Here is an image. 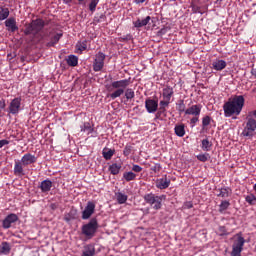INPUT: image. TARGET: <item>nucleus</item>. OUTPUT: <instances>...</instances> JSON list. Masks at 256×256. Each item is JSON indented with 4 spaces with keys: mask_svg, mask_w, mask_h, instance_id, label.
Listing matches in <instances>:
<instances>
[{
    "mask_svg": "<svg viewBox=\"0 0 256 256\" xmlns=\"http://www.w3.org/2000/svg\"><path fill=\"white\" fill-rule=\"evenodd\" d=\"M76 49H78V51H80L81 53H83V51H86L87 50V41L78 42L76 44Z\"/></svg>",
    "mask_w": 256,
    "mask_h": 256,
    "instance_id": "37",
    "label": "nucleus"
},
{
    "mask_svg": "<svg viewBox=\"0 0 256 256\" xmlns=\"http://www.w3.org/2000/svg\"><path fill=\"white\" fill-rule=\"evenodd\" d=\"M9 8L0 6V21H5L9 17Z\"/></svg>",
    "mask_w": 256,
    "mask_h": 256,
    "instance_id": "29",
    "label": "nucleus"
},
{
    "mask_svg": "<svg viewBox=\"0 0 256 256\" xmlns=\"http://www.w3.org/2000/svg\"><path fill=\"white\" fill-rule=\"evenodd\" d=\"M227 67V62L225 60H215L212 62V69L215 71H223Z\"/></svg>",
    "mask_w": 256,
    "mask_h": 256,
    "instance_id": "19",
    "label": "nucleus"
},
{
    "mask_svg": "<svg viewBox=\"0 0 256 256\" xmlns=\"http://www.w3.org/2000/svg\"><path fill=\"white\" fill-rule=\"evenodd\" d=\"M217 192H218L217 197H222V199H227V197H231L233 193L231 188L229 187L219 188Z\"/></svg>",
    "mask_w": 256,
    "mask_h": 256,
    "instance_id": "18",
    "label": "nucleus"
},
{
    "mask_svg": "<svg viewBox=\"0 0 256 256\" xmlns=\"http://www.w3.org/2000/svg\"><path fill=\"white\" fill-rule=\"evenodd\" d=\"M151 171H154V173H159V171H161V164H155L152 166Z\"/></svg>",
    "mask_w": 256,
    "mask_h": 256,
    "instance_id": "46",
    "label": "nucleus"
},
{
    "mask_svg": "<svg viewBox=\"0 0 256 256\" xmlns=\"http://www.w3.org/2000/svg\"><path fill=\"white\" fill-rule=\"evenodd\" d=\"M101 19H105V14H100L99 17H95L94 21H96V23H100Z\"/></svg>",
    "mask_w": 256,
    "mask_h": 256,
    "instance_id": "50",
    "label": "nucleus"
},
{
    "mask_svg": "<svg viewBox=\"0 0 256 256\" xmlns=\"http://www.w3.org/2000/svg\"><path fill=\"white\" fill-rule=\"evenodd\" d=\"M63 37V34H56L54 35L51 40L47 43V47H55L57 43H59V39Z\"/></svg>",
    "mask_w": 256,
    "mask_h": 256,
    "instance_id": "28",
    "label": "nucleus"
},
{
    "mask_svg": "<svg viewBox=\"0 0 256 256\" xmlns=\"http://www.w3.org/2000/svg\"><path fill=\"white\" fill-rule=\"evenodd\" d=\"M9 113L11 115H17L21 111V98H14L8 107Z\"/></svg>",
    "mask_w": 256,
    "mask_h": 256,
    "instance_id": "10",
    "label": "nucleus"
},
{
    "mask_svg": "<svg viewBox=\"0 0 256 256\" xmlns=\"http://www.w3.org/2000/svg\"><path fill=\"white\" fill-rule=\"evenodd\" d=\"M66 63L69 65V67H77V65H79V57L75 55H69L66 59Z\"/></svg>",
    "mask_w": 256,
    "mask_h": 256,
    "instance_id": "22",
    "label": "nucleus"
},
{
    "mask_svg": "<svg viewBox=\"0 0 256 256\" xmlns=\"http://www.w3.org/2000/svg\"><path fill=\"white\" fill-rule=\"evenodd\" d=\"M123 179H125V181H127V182L135 181V179H137V174L133 173L132 171L124 172Z\"/></svg>",
    "mask_w": 256,
    "mask_h": 256,
    "instance_id": "31",
    "label": "nucleus"
},
{
    "mask_svg": "<svg viewBox=\"0 0 256 256\" xmlns=\"http://www.w3.org/2000/svg\"><path fill=\"white\" fill-rule=\"evenodd\" d=\"M173 88L170 86H167L163 89L162 97L163 99H167L168 101H171V97H173Z\"/></svg>",
    "mask_w": 256,
    "mask_h": 256,
    "instance_id": "24",
    "label": "nucleus"
},
{
    "mask_svg": "<svg viewBox=\"0 0 256 256\" xmlns=\"http://www.w3.org/2000/svg\"><path fill=\"white\" fill-rule=\"evenodd\" d=\"M72 217H71V214H65L64 216V220L69 223V221H71Z\"/></svg>",
    "mask_w": 256,
    "mask_h": 256,
    "instance_id": "52",
    "label": "nucleus"
},
{
    "mask_svg": "<svg viewBox=\"0 0 256 256\" xmlns=\"http://www.w3.org/2000/svg\"><path fill=\"white\" fill-rule=\"evenodd\" d=\"M95 213V204L91 201L87 202V205L82 212V219L87 220L91 218V215Z\"/></svg>",
    "mask_w": 256,
    "mask_h": 256,
    "instance_id": "14",
    "label": "nucleus"
},
{
    "mask_svg": "<svg viewBox=\"0 0 256 256\" xmlns=\"http://www.w3.org/2000/svg\"><path fill=\"white\" fill-rule=\"evenodd\" d=\"M143 199L146 203H148V205H151L153 209H155L156 211H159V209H161L162 207L161 202L165 201L167 199V196L166 195L156 196L153 193H149L144 195Z\"/></svg>",
    "mask_w": 256,
    "mask_h": 256,
    "instance_id": "5",
    "label": "nucleus"
},
{
    "mask_svg": "<svg viewBox=\"0 0 256 256\" xmlns=\"http://www.w3.org/2000/svg\"><path fill=\"white\" fill-rule=\"evenodd\" d=\"M129 79H124V80H118L114 81L110 85V91H113L110 94V99H117V97H121L123 93H125V89L129 87Z\"/></svg>",
    "mask_w": 256,
    "mask_h": 256,
    "instance_id": "3",
    "label": "nucleus"
},
{
    "mask_svg": "<svg viewBox=\"0 0 256 256\" xmlns=\"http://www.w3.org/2000/svg\"><path fill=\"white\" fill-rule=\"evenodd\" d=\"M211 147H213V142L209 141V138L202 140L201 149L204 151H211Z\"/></svg>",
    "mask_w": 256,
    "mask_h": 256,
    "instance_id": "30",
    "label": "nucleus"
},
{
    "mask_svg": "<svg viewBox=\"0 0 256 256\" xmlns=\"http://www.w3.org/2000/svg\"><path fill=\"white\" fill-rule=\"evenodd\" d=\"M171 185V179L167 178V175H164L162 178L156 180L157 189H168Z\"/></svg>",
    "mask_w": 256,
    "mask_h": 256,
    "instance_id": "15",
    "label": "nucleus"
},
{
    "mask_svg": "<svg viewBox=\"0 0 256 256\" xmlns=\"http://www.w3.org/2000/svg\"><path fill=\"white\" fill-rule=\"evenodd\" d=\"M5 145H9V140H0V149H3V147H5Z\"/></svg>",
    "mask_w": 256,
    "mask_h": 256,
    "instance_id": "49",
    "label": "nucleus"
},
{
    "mask_svg": "<svg viewBox=\"0 0 256 256\" xmlns=\"http://www.w3.org/2000/svg\"><path fill=\"white\" fill-rule=\"evenodd\" d=\"M80 129L83 133L87 131L88 135L93 132V127L89 122H85L82 126H80Z\"/></svg>",
    "mask_w": 256,
    "mask_h": 256,
    "instance_id": "33",
    "label": "nucleus"
},
{
    "mask_svg": "<svg viewBox=\"0 0 256 256\" xmlns=\"http://www.w3.org/2000/svg\"><path fill=\"white\" fill-rule=\"evenodd\" d=\"M123 155H125V157H129V155H131V146L129 145L125 146L123 150Z\"/></svg>",
    "mask_w": 256,
    "mask_h": 256,
    "instance_id": "44",
    "label": "nucleus"
},
{
    "mask_svg": "<svg viewBox=\"0 0 256 256\" xmlns=\"http://www.w3.org/2000/svg\"><path fill=\"white\" fill-rule=\"evenodd\" d=\"M251 75H253V77H255V79H256V68L251 70Z\"/></svg>",
    "mask_w": 256,
    "mask_h": 256,
    "instance_id": "56",
    "label": "nucleus"
},
{
    "mask_svg": "<svg viewBox=\"0 0 256 256\" xmlns=\"http://www.w3.org/2000/svg\"><path fill=\"white\" fill-rule=\"evenodd\" d=\"M39 187L42 193H49L53 188V182L49 179L43 180Z\"/></svg>",
    "mask_w": 256,
    "mask_h": 256,
    "instance_id": "17",
    "label": "nucleus"
},
{
    "mask_svg": "<svg viewBox=\"0 0 256 256\" xmlns=\"http://www.w3.org/2000/svg\"><path fill=\"white\" fill-rule=\"evenodd\" d=\"M255 130H256V120L253 118H249L242 132V135L244 137H253V133H255Z\"/></svg>",
    "mask_w": 256,
    "mask_h": 256,
    "instance_id": "9",
    "label": "nucleus"
},
{
    "mask_svg": "<svg viewBox=\"0 0 256 256\" xmlns=\"http://www.w3.org/2000/svg\"><path fill=\"white\" fill-rule=\"evenodd\" d=\"M4 25L9 33H15V31H19V26H17V20L13 17L6 19Z\"/></svg>",
    "mask_w": 256,
    "mask_h": 256,
    "instance_id": "12",
    "label": "nucleus"
},
{
    "mask_svg": "<svg viewBox=\"0 0 256 256\" xmlns=\"http://www.w3.org/2000/svg\"><path fill=\"white\" fill-rule=\"evenodd\" d=\"M177 105V109L179 111V113H185V101L184 100H179Z\"/></svg>",
    "mask_w": 256,
    "mask_h": 256,
    "instance_id": "40",
    "label": "nucleus"
},
{
    "mask_svg": "<svg viewBox=\"0 0 256 256\" xmlns=\"http://www.w3.org/2000/svg\"><path fill=\"white\" fill-rule=\"evenodd\" d=\"M11 252V245L8 242H2L0 246V253L3 255H9Z\"/></svg>",
    "mask_w": 256,
    "mask_h": 256,
    "instance_id": "27",
    "label": "nucleus"
},
{
    "mask_svg": "<svg viewBox=\"0 0 256 256\" xmlns=\"http://www.w3.org/2000/svg\"><path fill=\"white\" fill-rule=\"evenodd\" d=\"M115 196H116L117 203H119V205H123L127 203L128 196L123 192H117Z\"/></svg>",
    "mask_w": 256,
    "mask_h": 256,
    "instance_id": "26",
    "label": "nucleus"
},
{
    "mask_svg": "<svg viewBox=\"0 0 256 256\" xmlns=\"http://www.w3.org/2000/svg\"><path fill=\"white\" fill-rule=\"evenodd\" d=\"M82 256H95V246L93 244L84 246Z\"/></svg>",
    "mask_w": 256,
    "mask_h": 256,
    "instance_id": "20",
    "label": "nucleus"
},
{
    "mask_svg": "<svg viewBox=\"0 0 256 256\" xmlns=\"http://www.w3.org/2000/svg\"><path fill=\"white\" fill-rule=\"evenodd\" d=\"M6 104H5V99L0 100V109H5Z\"/></svg>",
    "mask_w": 256,
    "mask_h": 256,
    "instance_id": "53",
    "label": "nucleus"
},
{
    "mask_svg": "<svg viewBox=\"0 0 256 256\" xmlns=\"http://www.w3.org/2000/svg\"><path fill=\"white\" fill-rule=\"evenodd\" d=\"M218 233L221 237H223V235H228L227 228H225V226H220L218 228Z\"/></svg>",
    "mask_w": 256,
    "mask_h": 256,
    "instance_id": "43",
    "label": "nucleus"
},
{
    "mask_svg": "<svg viewBox=\"0 0 256 256\" xmlns=\"http://www.w3.org/2000/svg\"><path fill=\"white\" fill-rule=\"evenodd\" d=\"M105 67V53L98 52L93 63V70L99 72Z\"/></svg>",
    "mask_w": 256,
    "mask_h": 256,
    "instance_id": "8",
    "label": "nucleus"
},
{
    "mask_svg": "<svg viewBox=\"0 0 256 256\" xmlns=\"http://www.w3.org/2000/svg\"><path fill=\"white\" fill-rule=\"evenodd\" d=\"M197 159L198 161H201L202 163H205L207 161H209V154H199L197 155Z\"/></svg>",
    "mask_w": 256,
    "mask_h": 256,
    "instance_id": "42",
    "label": "nucleus"
},
{
    "mask_svg": "<svg viewBox=\"0 0 256 256\" xmlns=\"http://www.w3.org/2000/svg\"><path fill=\"white\" fill-rule=\"evenodd\" d=\"M121 163H113L109 166L108 170L110 171L111 175H119L121 169H122Z\"/></svg>",
    "mask_w": 256,
    "mask_h": 256,
    "instance_id": "21",
    "label": "nucleus"
},
{
    "mask_svg": "<svg viewBox=\"0 0 256 256\" xmlns=\"http://www.w3.org/2000/svg\"><path fill=\"white\" fill-rule=\"evenodd\" d=\"M37 163V158L31 153H26L22 156L21 161H16L14 164V175L17 177H23L25 175V170L23 167L33 165Z\"/></svg>",
    "mask_w": 256,
    "mask_h": 256,
    "instance_id": "2",
    "label": "nucleus"
},
{
    "mask_svg": "<svg viewBox=\"0 0 256 256\" xmlns=\"http://www.w3.org/2000/svg\"><path fill=\"white\" fill-rule=\"evenodd\" d=\"M169 103H171V100L163 98V100L160 101V111H165L166 107H169Z\"/></svg>",
    "mask_w": 256,
    "mask_h": 256,
    "instance_id": "38",
    "label": "nucleus"
},
{
    "mask_svg": "<svg viewBox=\"0 0 256 256\" xmlns=\"http://www.w3.org/2000/svg\"><path fill=\"white\" fill-rule=\"evenodd\" d=\"M202 106L200 104L192 105L185 111V115H192V117H199L201 115Z\"/></svg>",
    "mask_w": 256,
    "mask_h": 256,
    "instance_id": "16",
    "label": "nucleus"
},
{
    "mask_svg": "<svg viewBox=\"0 0 256 256\" xmlns=\"http://www.w3.org/2000/svg\"><path fill=\"white\" fill-rule=\"evenodd\" d=\"M65 5H71L73 3V0H62Z\"/></svg>",
    "mask_w": 256,
    "mask_h": 256,
    "instance_id": "55",
    "label": "nucleus"
},
{
    "mask_svg": "<svg viewBox=\"0 0 256 256\" xmlns=\"http://www.w3.org/2000/svg\"><path fill=\"white\" fill-rule=\"evenodd\" d=\"M149 21H151V16H147L145 19L141 20L138 19L134 22V27H136L137 29L141 28V27H145L146 25L149 24Z\"/></svg>",
    "mask_w": 256,
    "mask_h": 256,
    "instance_id": "23",
    "label": "nucleus"
},
{
    "mask_svg": "<svg viewBox=\"0 0 256 256\" xmlns=\"http://www.w3.org/2000/svg\"><path fill=\"white\" fill-rule=\"evenodd\" d=\"M43 27H45V21L43 19H36L32 20L31 23H29L25 30H24V35H39L41 31H43Z\"/></svg>",
    "mask_w": 256,
    "mask_h": 256,
    "instance_id": "4",
    "label": "nucleus"
},
{
    "mask_svg": "<svg viewBox=\"0 0 256 256\" xmlns=\"http://www.w3.org/2000/svg\"><path fill=\"white\" fill-rule=\"evenodd\" d=\"M231 203L228 200H223L219 205V213H223L229 209Z\"/></svg>",
    "mask_w": 256,
    "mask_h": 256,
    "instance_id": "32",
    "label": "nucleus"
},
{
    "mask_svg": "<svg viewBox=\"0 0 256 256\" xmlns=\"http://www.w3.org/2000/svg\"><path fill=\"white\" fill-rule=\"evenodd\" d=\"M199 121V116H193L190 120L192 127H195V123Z\"/></svg>",
    "mask_w": 256,
    "mask_h": 256,
    "instance_id": "47",
    "label": "nucleus"
},
{
    "mask_svg": "<svg viewBox=\"0 0 256 256\" xmlns=\"http://www.w3.org/2000/svg\"><path fill=\"white\" fill-rule=\"evenodd\" d=\"M234 237H236V239L232 244L231 256H241V253L243 252V247L245 245V238L241 233H237Z\"/></svg>",
    "mask_w": 256,
    "mask_h": 256,
    "instance_id": "7",
    "label": "nucleus"
},
{
    "mask_svg": "<svg viewBox=\"0 0 256 256\" xmlns=\"http://www.w3.org/2000/svg\"><path fill=\"white\" fill-rule=\"evenodd\" d=\"M245 201L248 205H256V196L255 194H249L245 197Z\"/></svg>",
    "mask_w": 256,
    "mask_h": 256,
    "instance_id": "35",
    "label": "nucleus"
},
{
    "mask_svg": "<svg viewBox=\"0 0 256 256\" xmlns=\"http://www.w3.org/2000/svg\"><path fill=\"white\" fill-rule=\"evenodd\" d=\"M208 125H211V116L206 115L202 119V127L205 129V127H208Z\"/></svg>",
    "mask_w": 256,
    "mask_h": 256,
    "instance_id": "39",
    "label": "nucleus"
},
{
    "mask_svg": "<svg viewBox=\"0 0 256 256\" xmlns=\"http://www.w3.org/2000/svg\"><path fill=\"white\" fill-rule=\"evenodd\" d=\"M97 5H99V2L97 0H91L89 4V9L92 13H95V9H97Z\"/></svg>",
    "mask_w": 256,
    "mask_h": 256,
    "instance_id": "41",
    "label": "nucleus"
},
{
    "mask_svg": "<svg viewBox=\"0 0 256 256\" xmlns=\"http://www.w3.org/2000/svg\"><path fill=\"white\" fill-rule=\"evenodd\" d=\"M147 0H135L136 5H141V3H145Z\"/></svg>",
    "mask_w": 256,
    "mask_h": 256,
    "instance_id": "54",
    "label": "nucleus"
},
{
    "mask_svg": "<svg viewBox=\"0 0 256 256\" xmlns=\"http://www.w3.org/2000/svg\"><path fill=\"white\" fill-rule=\"evenodd\" d=\"M132 171H134V173H141V171H143V168L137 164H133Z\"/></svg>",
    "mask_w": 256,
    "mask_h": 256,
    "instance_id": "45",
    "label": "nucleus"
},
{
    "mask_svg": "<svg viewBox=\"0 0 256 256\" xmlns=\"http://www.w3.org/2000/svg\"><path fill=\"white\" fill-rule=\"evenodd\" d=\"M125 97L129 101L131 99H135V91L131 88L125 90Z\"/></svg>",
    "mask_w": 256,
    "mask_h": 256,
    "instance_id": "36",
    "label": "nucleus"
},
{
    "mask_svg": "<svg viewBox=\"0 0 256 256\" xmlns=\"http://www.w3.org/2000/svg\"><path fill=\"white\" fill-rule=\"evenodd\" d=\"M174 131L178 137H183L185 135V126L184 125L175 126Z\"/></svg>",
    "mask_w": 256,
    "mask_h": 256,
    "instance_id": "34",
    "label": "nucleus"
},
{
    "mask_svg": "<svg viewBox=\"0 0 256 256\" xmlns=\"http://www.w3.org/2000/svg\"><path fill=\"white\" fill-rule=\"evenodd\" d=\"M102 155L106 161H110V159H112L115 155V150L110 148H104L102 151Z\"/></svg>",
    "mask_w": 256,
    "mask_h": 256,
    "instance_id": "25",
    "label": "nucleus"
},
{
    "mask_svg": "<svg viewBox=\"0 0 256 256\" xmlns=\"http://www.w3.org/2000/svg\"><path fill=\"white\" fill-rule=\"evenodd\" d=\"M193 208V203L191 202H186L184 204V209H192Z\"/></svg>",
    "mask_w": 256,
    "mask_h": 256,
    "instance_id": "51",
    "label": "nucleus"
},
{
    "mask_svg": "<svg viewBox=\"0 0 256 256\" xmlns=\"http://www.w3.org/2000/svg\"><path fill=\"white\" fill-rule=\"evenodd\" d=\"M133 39V36L131 34H127L126 36H123L120 38V41H131Z\"/></svg>",
    "mask_w": 256,
    "mask_h": 256,
    "instance_id": "48",
    "label": "nucleus"
},
{
    "mask_svg": "<svg viewBox=\"0 0 256 256\" xmlns=\"http://www.w3.org/2000/svg\"><path fill=\"white\" fill-rule=\"evenodd\" d=\"M78 1L81 3V2H83V1H85V0H78Z\"/></svg>",
    "mask_w": 256,
    "mask_h": 256,
    "instance_id": "57",
    "label": "nucleus"
},
{
    "mask_svg": "<svg viewBox=\"0 0 256 256\" xmlns=\"http://www.w3.org/2000/svg\"><path fill=\"white\" fill-rule=\"evenodd\" d=\"M145 107H146L147 113H155L157 109H159V102L157 100L148 98L145 101Z\"/></svg>",
    "mask_w": 256,
    "mask_h": 256,
    "instance_id": "13",
    "label": "nucleus"
},
{
    "mask_svg": "<svg viewBox=\"0 0 256 256\" xmlns=\"http://www.w3.org/2000/svg\"><path fill=\"white\" fill-rule=\"evenodd\" d=\"M244 106L245 98L243 97V95H235L223 105L225 117L241 115V111H243Z\"/></svg>",
    "mask_w": 256,
    "mask_h": 256,
    "instance_id": "1",
    "label": "nucleus"
},
{
    "mask_svg": "<svg viewBox=\"0 0 256 256\" xmlns=\"http://www.w3.org/2000/svg\"><path fill=\"white\" fill-rule=\"evenodd\" d=\"M17 221H19V216H17V214L11 213L3 220L2 227L3 229H11V224L17 223Z\"/></svg>",
    "mask_w": 256,
    "mask_h": 256,
    "instance_id": "11",
    "label": "nucleus"
},
{
    "mask_svg": "<svg viewBox=\"0 0 256 256\" xmlns=\"http://www.w3.org/2000/svg\"><path fill=\"white\" fill-rule=\"evenodd\" d=\"M97 229H99V223L96 218H92L87 224L82 226V235H85L88 239H93Z\"/></svg>",
    "mask_w": 256,
    "mask_h": 256,
    "instance_id": "6",
    "label": "nucleus"
}]
</instances>
